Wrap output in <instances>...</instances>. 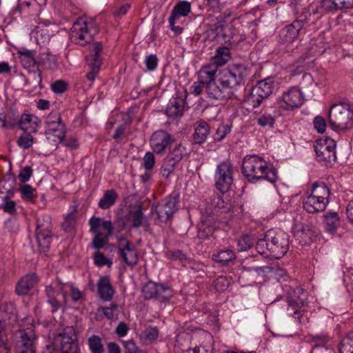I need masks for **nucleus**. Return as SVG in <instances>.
Here are the masks:
<instances>
[{
  "label": "nucleus",
  "mask_w": 353,
  "mask_h": 353,
  "mask_svg": "<svg viewBox=\"0 0 353 353\" xmlns=\"http://www.w3.org/2000/svg\"><path fill=\"white\" fill-rule=\"evenodd\" d=\"M290 236L281 230H269L255 245L258 253L265 256L280 259L289 250Z\"/></svg>",
  "instance_id": "nucleus-1"
},
{
  "label": "nucleus",
  "mask_w": 353,
  "mask_h": 353,
  "mask_svg": "<svg viewBox=\"0 0 353 353\" xmlns=\"http://www.w3.org/2000/svg\"><path fill=\"white\" fill-rule=\"evenodd\" d=\"M241 170L248 181L252 183L265 180L273 184L278 179L276 169L272 165H268L263 158L256 155L245 156Z\"/></svg>",
  "instance_id": "nucleus-2"
},
{
  "label": "nucleus",
  "mask_w": 353,
  "mask_h": 353,
  "mask_svg": "<svg viewBox=\"0 0 353 353\" xmlns=\"http://www.w3.org/2000/svg\"><path fill=\"white\" fill-rule=\"evenodd\" d=\"M329 123L336 132H345L353 128V108L345 103L332 105L328 114Z\"/></svg>",
  "instance_id": "nucleus-3"
},
{
  "label": "nucleus",
  "mask_w": 353,
  "mask_h": 353,
  "mask_svg": "<svg viewBox=\"0 0 353 353\" xmlns=\"http://www.w3.org/2000/svg\"><path fill=\"white\" fill-rule=\"evenodd\" d=\"M46 347L49 353H80L77 336L73 327L63 328Z\"/></svg>",
  "instance_id": "nucleus-4"
},
{
  "label": "nucleus",
  "mask_w": 353,
  "mask_h": 353,
  "mask_svg": "<svg viewBox=\"0 0 353 353\" xmlns=\"http://www.w3.org/2000/svg\"><path fill=\"white\" fill-rule=\"evenodd\" d=\"M234 167L232 163L227 160L216 165L214 172V186L221 194L230 191L234 181Z\"/></svg>",
  "instance_id": "nucleus-5"
},
{
  "label": "nucleus",
  "mask_w": 353,
  "mask_h": 353,
  "mask_svg": "<svg viewBox=\"0 0 353 353\" xmlns=\"http://www.w3.org/2000/svg\"><path fill=\"white\" fill-rule=\"evenodd\" d=\"M220 73L235 92L239 88L244 86L249 75V68L244 63H234L220 71Z\"/></svg>",
  "instance_id": "nucleus-6"
},
{
  "label": "nucleus",
  "mask_w": 353,
  "mask_h": 353,
  "mask_svg": "<svg viewBox=\"0 0 353 353\" xmlns=\"http://www.w3.org/2000/svg\"><path fill=\"white\" fill-rule=\"evenodd\" d=\"M274 83L272 77H268L258 81L247 97V103L253 108L260 106L263 100L268 99L272 94L274 88Z\"/></svg>",
  "instance_id": "nucleus-7"
},
{
  "label": "nucleus",
  "mask_w": 353,
  "mask_h": 353,
  "mask_svg": "<svg viewBox=\"0 0 353 353\" xmlns=\"http://www.w3.org/2000/svg\"><path fill=\"white\" fill-rule=\"evenodd\" d=\"M141 291L145 300L154 299L160 303L168 302L174 295L170 286L152 281L147 282Z\"/></svg>",
  "instance_id": "nucleus-8"
},
{
  "label": "nucleus",
  "mask_w": 353,
  "mask_h": 353,
  "mask_svg": "<svg viewBox=\"0 0 353 353\" xmlns=\"http://www.w3.org/2000/svg\"><path fill=\"white\" fill-rule=\"evenodd\" d=\"M208 97L216 100L232 99L234 96V90L219 72L214 82H209L206 87Z\"/></svg>",
  "instance_id": "nucleus-9"
},
{
  "label": "nucleus",
  "mask_w": 353,
  "mask_h": 353,
  "mask_svg": "<svg viewBox=\"0 0 353 353\" xmlns=\"http://www.w3.org/2000/svg\"><path fill=\"white\" fill-rule=\"evenodd\" d=\"M144 214L141 205L135 206L128 210L125 214L117 216L114 223L118 232L123 230L129 222L132 223L130 228H139L143 225Z\"/></svg>",
  "instance_id": "nucleus-10"
},
{
  "label": "nucleus",
  "mask_w": 353,
  "mask_h": 353,
  "mask_svg": "<svg viewBox=\"0 0 353 353\" xmlns=\"http://www.w3.org/2000/svg\"><path fill=\"white\" fill-rule=\"evenodd\" d=\"M18 54L22 65L29 70L30 77L34 80V84H40L42 81L41 74L34 51L22 48L18 50Z\"/></svg>",
  "instance_id": "nucleus-11"
},
{
  "label": "nucleus",
  "mask_w": 353,
  "mask_h": 353,
  "mask_svg": "<svg viewBox=\"0 0 353 353\" xmlns=\"http://www.w3.org/2000/svg\"><path fill=\"white\" fill-rule=\"evenodd\" d=\"M92 30L88 23L82 19H78L72 25L70 34L72 42L80 46H85L93 39Z\"/></svg>",
  "instance_id": "nucleus-12"
},
{
  "label": "nucleus",
  "mask_w": 353,
  "mask_h": 353,
  "mask_svg": "<svg viewBox=\"0 0 353 353\" xmlns=\"http://www.w3.org/2000/svg\"><path fill=\"white\" fill-rule=\"evenodd\" d=\"M307 292L303 288H296L290 290L286 297V301L289 305L288 310L292 308L294 316L301 314L302 312H304V310H301V308L307 305ZM294 317L298 319L299 323H301L302 315Z\"/></svg>",
  "instance_id": "nucleus-13"
},
{
  "label": "nucleus",
  "mask_w": 353,
  "mask_h": 353,
  "mask_svg": "<svg viewBox=\"0 0 353 353\" xmlns=\"http://www.w3.org/2000/svg\"><path fill=\"white\" fill-rule=\"evenodd\" d=\"M336 143L334 140L326 139L320 140L314 145L316 159L319 161H323L326 164H331L336 161L335 152Z\"/></svg>",
  "instance_id": "nucleus-14"
},
{
  "label": "nucleus",
  "mask_w": 353,
  "mask_h": 353,
  "mask_svg": "<svg viewBox=\"0 0 353 353\" xmlns=\"http://www.w3.org/2000/svg\"><path fill=\"white\" fill-rule=\"evenodd\" d=\"M188 94L186 90H179L172 97L165 109V114L169 118L176 119L183 116Z\"/></svg>",
  "instance_id": "nucleus-15"
},
{
  "label": "nucleus",
  "mask_w": 353,
  "mask_h": 353,
  "mask_svg": "<svg viewBox=\"0 0 353 353\" xmlns=\"http://www.w3.org/2000/svg\"><path fill=\"white\" fill-rule=\"evenodd\" d=\"M179 199V193L173 192L165 199L162 203L159 204L157 214L160 221L166 223L172 219L173 214L178 210L176 203Z\"/></svg>",
  "instance_id": "nucleus-16"
},
{
  "label": "nucleus",
  "mask_w": 353,
  "mask_h": 353,
  "mask_svg": "<svg viewBox=\"0 0 353 353\" xmlns=\"http://www.w3.org/2000/svg\"><path fill=\"white\" fill-rule=\"evenodd\" d=\"M118 254L125 263L130 266H135L139 261V257L134 245L125 237L118 239Z\"/></svg>",
  "instance_id": "nucleus-17"
},
{
  "label": "nucleus",
  "mask_w": 353,
  "mask_h": 353,
  "mask_svg": "<svg viewBox=\"0 0 353 353\" xmlns=\"http://www.w3.org/2000/svg\"><path fill=\"white\" fill-rule=\"evenodd\" d=\"M89 49L91 54L87 57V63L90 71L87 73L86 77L89 81H93L101 65L100 53L102 51V45L100 42H95L90 46Z\"/></svg>",
  "instance_id": "nucleus-18"
},
{
  "label": "nucleus",
  "mask_w": 353,
  "mask_h": 353,
  "mask_svg": "<svg viewBox=\"0 0 353 353\" xmlns=\"http://www.w3.org/2000/svg\"><path fill=\"white\" fill-rule=\"evenodd\" d=\"M174 141L175 139L171 134L165 130H160L152 134L150 142L153 152L157 154H162Z\"/></svg>",
  "instance_id": "nucleus-19"
},
{
  "label": "nucleus",
  "mask_w": 353,
  "mask_h": 353,
  "mask_svg": "<svg viewBox=\"0 0 353 353\" xmlns=\"http://www.w3.org/2000/svg\"><path fill=\"white\" fill-rule=\"evenodd\" d=\"M16 353H35L34 334L32 332L19 330L16 334Z\"/></svg>",
  "instance_id": "nucleus-20"
},
{
  "label": "nucleus",
  "mask_w": 353,
  "mask_h": 353,
  "mask_svg": "<svg viewBox=\"0 0 353 353\" xmlns=\"http://www.w3.org/2000/svg\"><path fill=\"white\" fill-rule=\"evenodd\" d=\"M229 209L230 205L223 199L220 194L216 192H213L207 201L205 210L210 217L218 216L219 214L227 212ZM212 219L214 220V218Z\"/></svg>",
  "instance_id": "nucleus-21"
},
{
  "label": "nucleus",
  "mask_w": 353,
  "mask_h": 353,
  "mask_svg": "<svg viewBox=\"0 0 353 353\" xmlns=\"http://www.w3.org/2000/svg\"><path fill=\"white\" fill-rule=\"evenodd\" d=\"M307 23V19H296L284 27L280 32L279 37L283 43H292L299 35L300 30Z\"/></svg>",
  "instance_id": "nucleus-22"
},
{
  "label": "nucleus",
  "mask_w": 353,
  "mask_h": 353,
  "mask_svg": "<svg viewBox=\"0 0 353 353\" xmlns=\"http://www.w3.org/2000/svg\"><path fill=\"white\" fill-rule=\"evenodd\" d=\"M281 102L284 103L283 108L285 110L299 108L302 105L303 99L301 90L297 87H292L285 91L280 98Z\"/></svg>",
  "instance_id": "nucleus-23"
},
{
  "label": "nucleus",
  "mask_w": 353,
  "mask_h": 353,
  "mask_svg": "<svg viewBox=\"0 0 353 353\" xmlns=\"http://www.w3.org/2000/svg\"><path fill=\"white\" fill-rule=\"evenodd\" d=\"M57 117H54L56 120H51L52 114L48 117L46 121V134L53 135L57 137L59 140H63L65 134V126L61 121L60 114H56Z\"/></svg>",
  "instance_id": "nucleus-24"
},
{
  "label": "nucleus",
  "mask_w": 353,
  "mask_h": 353,
  "mask_svg": "<svg viewBox=\"0 0 353 353\" xmlns=\"http://www.w3.org/2000/svg\"><path fill=\"white\" fill-rule=\"evenodd\" d=\"M39 281L38 275L34 273H30L23 276L16 284L15 292L19 296H24L32 289Z\"/></svg>",
  "instance_id": "nucleus-25"
},
{
  "label": "nucleus",
  "mask_w": 353,
  "mask_h": 353,
  "mask_svg": "<svg viewBox=\"0 0 353 353\" xmlns=\"http://www.w3.org/2000/svg\"><path fill=\"white\" fill-rule=\"evenodd\" d=\"M194 133L192 139L195 144L201 145L204 143L210 134L211 128L210 124L204 120L197 121L194 124Z\"/></svg>",
  "instance_id": "nucleus-26"
},
{
  "label": "nucleus",
  "mask_w": 353,
  "mask_h": 353,
  "mask_svg": "<svg viewBox=\"0 0 353 353\" xmlns=\"http://www.w3.org/2000/svg\"><path fill=\"white\" fill-rule=\"evenodd\" d=\"M97 289L99 297L104 301H110L112 299L115 292L110 283L109 276H101L97 281Z\"/></svg>",
  "instance_id": "nucleus-27"
},
{
  "label": "nucleus",
  "mask_w": 353,
  "mask_h": 353,
  "mask_svg": "<svg viewBox=\"0 0 353 353\" xmlns=\"http://www.w3.org/2000/svg\"><path fill=\"white\" fill-rule=\"evenodd\" d=\"M16 321V309L12 303H4L0 305V325L5 327Z\"/></svg>",
  "instance_id": "nucleus-28"
},
{
  "label": "nucleus",
  "mask_w": 353,
  "mask_h": 353,
  "mask_svg": "<svg viewBox=\"0 0 353 353\" xmlns=\"http://www.w3.org/2000/svg\"><path fill=\"white\" fill-rule=\"evenodd\" d=\"M327 204L325 201H322L320 199L315 197L311 194L308 195L303 202L304 210L310 214L319 213L323 212Z\"/></svg>",
  "instance_id": "nucleus-29"
},
{
  "label": "nucleus",
  "mask_w": 353,
  "mask_h": 353,
  "mask_svg": "<svg viewBox=\"0 0 353 353\" xmlns=\"http://www.w3.org/2000/svg\"><path fill=\"white\" fill-rule=\"evenodd\" d=\"M210 217H206L202 220L198 225L197 237L200 239L205 240L219 231V228L215 223H212Z\"/></svg>",
  "instance_id": "nucleus-30"
},
{
  "label": "nucleus",
  "mask_w": 353,
  "mask_h": 353,
  "mask_svg": "<svg viewBox=\"0 0 353 353\" xmlns=\"http://www.w3.org/2000/svg\"><path fill=\"white\" fill-rule=\"evenodd\" d=\"M321 7L327 12L353 8V0H321Z\"/></svg>",
  "instance_id": "nucleus-31"
},
{
  "label": "nucleus",
  "mask_w": 353,
  "mask_h": 353,
  "mask_svg": "<svg viewBox=\"0 0 353 353\" xmlns=\"http://www.w3.org/2000/svg\"><path fill=\"white\" fill-rule=\"evenodd\" d=\"M340 224V218L337 212L330 211L323 214V225L327 232L335 234Z\"/></svg>",
  "instance_id": "nucleus-32"
},
{
  "label": "nucleus",
  "mask_w": 353,
  "mask_h": 353,
  "mask_svg": "<svg viewBox=\"0 0 353 353\" xmlns=\"http://www.w3.org/2000/svg\"><path fill=\"white\" fill-rule=\"evenodd\" d=\"M19 126L23 132H35L38 128V118L32 114H23L19 119Z\"/></svg>",
  "instance_id": "nucleus-33"
},
{
  "label": "nucleus",
  "mask_w": 353,
  "mask_h": 353,
  "mask_svg": "<svg viewBox=\"0 0 353 353\" xmlns=\"http://www.w3.org/2000/svg\"><path fill=\"white\" fill-rule=\"evenodd\" d=\"M212 259L221 265H226L236 259V254L232 249L225 248L213 253Z\"/></svg>",
  "instance_id": "nucleus-34"
},
{
  "label": "nucleus",
  "mask_w": 353,
  "mask_h": 353,
  "mask_svg": "<svg viewBox=\"0 0 353 353\" xmlns=\"http://www.w3.org/2000/svg\"><path fill=\"white\" fill-rule=\"evenodd\" d=\"M311 194L329 203L330 190L325 182H315L312 184Z\"/></svg>",
  "instance_id": "nucleus-35"
},
{
  "label": "nucleus",
  "mask_w": 353,
  "mask_h": 353,
  "mask_svg": "<svg viewBox=\"0 0 353 353\" xmlns=\"http://www.w3.org/2000/svg\"><path fill=\"white\" fill-rule=\"evenodd\" d=\"M217 65L214 63L213 64L203 66L199 72V79L204 81L206 87L209 82H214L216 77Z\"/></svg>",
  "instance_id": "nucleus-36"
},
{
  "label": "nucleus",
  "mask_w": 353,
  "mask_h": 353,
  "mask_svg": "<svg viewBox=\"0 0 353 353\" xmlns=\"http://www.w3.org/2000/svg\"><path fill=\"white\" fill-rule=\"evenodd\" d=\"M118 196V194L115 190L110 189L106 190L98 203L99 208L103 210L110 208L115 204Z\"/></svg>",
  "instance_id": "nucleus-37"
},
{
  "label": "nucleus",
  "mask_w": 353,
  "mask_h": 353,
  "mask_svg": "<svg viewBox=\"0 0 353 353\" xmlns=\"http://www.w3.org/2000/svg\"><path fill=\"white\" fill-rule=\"evenodd\" d=\"M36 241L38 245V250L41 253H46L48 252L52 234V232H35Z\"/></svg>",
  "instance_id": "nucleus-38"
},
{
  "label": "nucleus",
  "mask_w": 353,
  "mask_h": 353,
  "mask_svg": "<svg viewBox=\"0 0 353 353\" xmlns=\"http://www.w3.org/2000/svg\"><path fill=\"white\" fill-rule=\"evenodd\" d=\"M230 59L231 54L229 46L219 47L213 57L214 63L217 65H225Z\"/></svg>",
  "instance_id": "nucleus-39"
},
{
  "label": "nucleus",
  "mask_w": 353,
  "mask_h": 353,
  "mask_svg": "<svg viewBox=\"0 0 353 353\" xmlns=\"http://www.w3.org/2000/svg\"><path fill=\"white\" fill-rule=\"evenodd\" d=\"M35 232H52V218L48 214H43L37 219Z\"/></svg>",
  "instance_id": "nucleus-40"
},
{
  "label": "nucleus",
  "mask_w": 353,
  "mask_h": 353,
  "mask_svg": "<svg viewBox=\"0 0 353 353\" xmlns=\"http://www.w3.org/2000/svg\"><path fill=\"white\" fill-rule=\"evenodd\" d=\"M187 153L188 152L185 147L181 143H180L170 150V152L167 154L166 157L179 163L184 155Z\"/></svg>",
  "instance_id": "nucleus-41"
},
{
  "label": "nucleus",
  "mask_w": 353,
  "mask_h": 353,
  "mask_svg": "<svg viewBox=\"0 0 353 353\" xmlns=\"http://www.w3.org/2000/svg\"><path fill=\"white\" fill-rule=\"evenodd\" d=\"M190 12V3L187 1H181L174 6L171 14H172L177 18H180L181 17L188 16Z\"/></svg>",
  "instance_id": "nucleus-42"
},
{
  "label": "nucleus",
  "mask_w": 353,
  "mask_h": 353,
  "mask_svg": "<svg viewBox=\"0 0 353 353\" xmlns=\"http://www.w3.org/2000/svg\"><path fill=\"white\" fill-rule=\"evenodd\" d=\"M88 344L91 353H104L105 347L102 343L101 338L93 334L88 339Z\"/></svg>",
  "instance_id": "nucleus-43"
},
{
  "label": "nucleus",
  "mask_w": 353,
  "mask_h": 353,
  "mask_svg": "<svg viewBox=\"0 0 353 353\" xmlns=\"http://www.w3.org/2000/svg\"><path fill=\"white\" fill-rule=\"evenodd\" d=\"M177 164L178 163L173 160L165 157L163 161L162 166L160 170V173L162 176L168 179L174 172Z\"/></svg>",
  "instance_id": "nucleus-44"
},
{
  "label": "nucleus",
  "mask_w": 353,
  "mask_h": 353,
  "mask_svg": "<svg viewBox=\"0 0 353 353\" xmlns=\"http://www.w3.org/2000/svg\"><path fill=\"white\" fill-rule=\"evenodd\" d=\"M339 351V353H353V332L342 339Z\"/></svg>",
  "instance_id": "nucleus-45"
},
{
  "label": "nucleus",
  "mask_w": 353,
  "mask_h": 353,
  "mask_svg": "<svg viewBox=\"0 0 353 353\" xmlns=\"http://www.w3.org/2000/svg\"><path fill=\"white\" fill-rule=\"evenodd\" d=\"M32 132H23V134L18 138L17 144L23 149L30 148L34 142L33 137L32 136Z\"/></svg>",
  "instance_id": "nucleus-46"
},
{
  "label": "nucleus",
  "mask_w": 353,
  "mask_h": 353,
  "mask_svg": "<svg viewBox=\"0 0 353 353\" xmlns=\"http://www.w3.org/2000/svg\"><path fill=\"white\" fill-rule=\"evenodd\" d=\"M77 212V208L74 206L73 210L67 215L65 221L62 223V228L66 232H71L76 224L74 214Z\"/></svg>",
  "instance_id": "nucleus-47"
},
{
  "label": "nucleus",
  "mask_w": 353,
  "mask_h": 353,
  "mask_svg": "<svg viewBox=\"0 0 353 353\" xmlns=\"http://www.w3.org/2000/svg\"><path fill=\"white\" fill-rule=\"evenodd\" d=\"M254 243H256L255 240L251 236L248 234L243 235L238 241V250L239 252L248 250L253 246Z\"/></svg>",
  "instance_id": "nucleus-48"
},
{
  "label": "nucleus",
  "mask_w": 353,
  "mask_h": 353,
  "mask_svg": "<svg viewBox=\"0 0 353 353\" xmlns=\"http://www.w3.org/2000/svg\"><path fill=\"white\" fill-rule=\"evenodd\" d=\"M231 132V125L228 124H220L214 134V141L219 142L223 141L227 134Z\"/></svg>",
  "instance_id": "nucleus-49"
},
{
  "label": "nucleus",
  "mask_w": 353,
  "mask_h": 353,
  "mask_svg": "<svg viewBox=\"0 0 353 353\" xmlns=\"http://www.w3.org/2000/svg\"><path fill=\"white\" fill-rule=\"evenodd\" d=\"M19 190L21 192V196L24 200L31 201L37 196L34 193L35 190L30 185H22Z\"/></svg>",
  "instance_id": "nucleus-50"
},
{
  "label": "nucleus",
  "mask_w": 353,
  "mask_h": 353,
  "mask_svg": "<svg viewBox=\"0 0 353 353\" xmlns=\"http://www.w3.org/2000/svg\"><path fill=\"white\" fill-rule=\"evenodd\" d=\"M256 122L258 125H259L261 127H270L273 128L275 120L274 118L269 114H263V115L260 116L259 118L256 119Z\"/></svg>",
  "instance_id": "nucleus-51"
},
{
  "label": "nucleus",
  "mask_w": 353,
  "mask_h": 353,
  "mask_svg": "<svg viewBox=\"0 0 353 353\" xmlns=\"http://www.w3.org/2000/svg\"><path fill=\"white\" fill-rule=\"evenodd\" d=\"M0 122L1 126L4 128H12L17 123L19 124V119H11L8 115H3L0 112Z\"/></svg>",
  "instance_id": "nucleus-52"
},
{
  "label": "nucleus",
  "mask_w": 353,
  "mask_h": 353,
  "mask_svg": "<svg viewBox=\"0 0 353 353\" xmlns=\"http://www.w3.org/2000/svg\"><path fill=\"white\" fill-rule=\"evenodd\" d=\"M95 234L92 240V246L94 248L99 250L105 246L108 242V237H104L103 232H97Z\"/></svg>",
  "instance_id": "nucleus-53"
},
{
  "label": "nucleus",
  "mask_w": 353,
  "mask_h": 353,
  "mask_svg": "<svg viewBox=\"0 0 353 353\" xmlns=\"http://www.w3.org/2000/svg\"><path fill=\"white\" fill-rule=\"evenodd\" d=\"M235 34L234 30L231 28L228 30V32H225L221 34V37L225 43L230 46H235L238 43V41L234 39Z\"/></svg>",
  "instance_id": "nucleus-54"
},
{
  "label": "nucleus",
  "mask_w": 353,
  "mask_h": 353,
  "mask_svg": "<svg viewBox=\"0 0 353 353\" xmlns=\"http://www.w3.org/2000/svg\"><path fill=\"white\" fill-rule=\"evenodd\" d=\"M158 329L157 327L146 328L143 332V337L148 341L152 342L157 339Z\"/></svg>",
  "instance_id": "nucleus-55"
},
{
  "label": "nucleus",
  "mask_w": 353,
  "mask_h": 353,
  "mask_svg": "<svg viewBox=\"0 0 353 353\" xmlns=\"http://www.w3.org/2000/svg\"><path fill=\"white\" fill-rule=\"evenodd\" d=\"M159 59L156 54H150L145 57V63L147 71H154L158 65Z\"/></svg>",
  "instance_id": "nucleus-56"
},
{
  "label": "nucleus",
  "mask_w": 353,
  "mask_h": 353,
  "mask_svg": "<svg viewBox=\"0 0 353 353\" xmlns=\"http://www.w3.org/2000/svg\"><path fill=\"white\" fill-rule=\"evenodd\" d=\"M94 261L96 265L99 267H102L105 265L112 264V261L106 258L105 255L99 251L94 252Z\"/></svg>",
  "instance_id": "nucleus-57"
},
{
  "label": "nucleus",
  "mask_w": 353,
  "mask_h": 353,
  "mask_svg": "<svg viewBox=\"0 0 353 353\" xmlns=\"http://www.w3.org/2000/svg\"><path fill=\"white\" fill-rule=\"evenodd\" d=\"M41 61L48 64L49 66L54 65L57 63V57L55 55L52 54L49 51H46L40 53Z\"/></svg>",
  "instance_id": "nucleus-58"
},
{
  "label": "nucleus",
  "mask_w": 353,
  "mask_h": 353,
  "mask_svg": "<svg viewBox=\"0 0 353 353\" xmlns=\"http://www.w3.org/2000/svg\"><path fill=\"white\" fill-rule=\"evenodd\" d=\"M51 89L56 94H61L68 89V83L63 80H57L51 84Z\"/></svg>",
  "instance_id": "nucleus-59"
},
{
  "label": "nucleus",
  "mask_w": 353,
  "mask_h": 353,
  "mask_svg": "<svg viewBox=\"0 0 353 353\" xmlns=\"http://www.w3.org/2000/svg\"><path fill=\"white\" fill-rule=\"evenodd\" d=\"M323 38L319 37L315 41L312 43V48L316 54H322L325 52V46L323 42Z\"/></svg>",
  "instance_id": "nucleus-60"
},
{
  "label": "nucleus",
  "mask_w": 353,
  "mask_h": 353,
  "mask_svg": "<svg viewBox=\"0 0 353 353\" xmlns=\"http://www.w3.org/2000/svg\"><path fill=\"white\" fill-rule=\"evenodd\" d=\"M32 173V168L30 166H26L21 170L18 178L21 183H26L30 180Z\"/></svg>",
  "instance_id": "nucleus-61"
},
{
  "label": "nucleus",
  "mask_w": 353,
  "mask_h": 353,
  "mask_svg": "<svg viewBox=\"0 0 353 353\" xmlns=\"http://www.w3.org/2000/svg\"><path fill=\"white\" fill-rule=\"evenodd\" d=\"M170 258L174 261H179L181 263L188 261V258L185 253L181 250H174L170 251Z\"/></svg>",
  "instance_id": "nucleus-62"
},
{
  "label": "nucleus",
  "mask_w": 353,
  "mask_h": 353,
  "mask_svg": "<svg viewBox=\"0 0 353 353\" xmlns=\"http://www.w3.org/2000/svg\"><path fill=\"white\" fill-rule=\"evenodd\" d=\"M205 88L206 89L205 83L199 79V81L194 82L190 87V92L195 96H199L202 93Z\"/></svg>",
  "instance_id": "nucleus-63"
},
{
  "label": "nucleus",
  "mask_w": 353,
  "mask_h": 353,
  "mask_svg": "<svg viewBox=\"0 0 353 353\" xmlns=\"http://www.w3.org/2000/svg\"><path fill=\"white\" fill-rule=\"evenodd\" d=\"M343 283L347 292L353 293V272L352 270L348 271L347 273H344Z\"/></svg>",
  "instance_id": "nucleus-64"
}]
</instances>
